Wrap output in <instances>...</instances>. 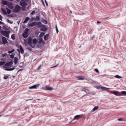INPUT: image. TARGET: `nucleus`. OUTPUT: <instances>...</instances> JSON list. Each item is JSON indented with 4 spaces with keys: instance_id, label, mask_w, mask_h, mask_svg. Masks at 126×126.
I'll return each mask as SVG.
<instances>
[{
    "instance_id": "69168bd1",
    "label": "nucleus",
    "mask_w": 126,
    "mask_h": 126,
    "mask_svg": "<svg viewBox=\"0 0 126 126\" xmlns=\"http://www.w3.org/2000/svg\"><path fill=\"white\" fill-rule=\"evenodd\" d=\"M24 57L26 56V55L25 54V55H24Z\"/></svg>"
},
{
    "instance_id": "a19ab883",
    "label": "nucleus",
    "mask_w": 126,
    "mask_h": 126,
    "mask_svg": "<svg viewBox=\"0 0 126 126\" xmlns=\"http://www.w3.org/2000/svg\"><path fill=\"white\" fill-rule=\"evenodd\" d=\"M27 48V49L29 50H30L31 51L32 50V48L30 47H28Z\"/></svg>"
},
{
    "instance_id": "3c124183",
    "label": "nucleus",
    "mask_w": 126,
    "mask_h": 126,
    "mask_svg": "<svg viewBox=\"0 0 126 126\" xmlns=\"http://www.w3.org/2000/svg\"><path fill=\"white\" fill-rule=\"evenodd\" d=\"M55 28H56V30H58V28H57V26H56Z\"/></svg>"
},
{
    "instance_id": "49530a36",
    "label": "nucleus",
    "mask_w": 126,
    "mask_h": 126,
    "mask_svg": "<svg viewBox=\"0 0 126 126\" xmlns=\"http://www.w3.org/2000/svg\"><path fill=\"white\" fill-rule=\"evenodd\" d=\"M2 18H3L2 16L1 15H0V20L1 21H2Z\"/></svg>"
},
{
    "instance_id": "2eb2a0df",
    "label": "nucleus",
    "mask_w": 126,
    "mask_h": 126,
    "mask_svg": "<svg viewBox=\"0 0 126 126\" xmlns=\"http://www.w3.org/2000/svg\"><path fill=\"white\" fill-rule=\"evenodd\" d=\"M77 78L79 80H83L84 78L82 76H79L77 77Z\"/></svg>"
},
{
    "instance_id": "412c9836",
    "label": "nucleus",
    "mask_w": 126,
    "mask_h": 126,
    "mask_svg": "<svg viewBox=\"0 0 126 126\" xmlns=\"http://www.w3.org/2000/svg\"><path fill=\"white\" fill-rule=\"evenodd\" d=\"M1 11L5 15H6L7 14V12L3 8H2L1 9Z\"/></svg>"
},
{
    "instance_id": "7c9ffc66",
    "label": "nucleus",
    "mask_w": 126,
    "mask_h": 126,
    "mask_svg": "<svg viewBox=\"0 0 126 126\" xmlns=\"http://www.w3.org/2000/svg\"><path fill=\"white\" fill-rule=\"evenodd\" d=\"M14 51H15V49H13L11 51H8V53L9 54L12 53Z\"/></svg>"
},
{
    "instance_id": "f3484780",
    "label": "nucleus",
    "mask_w": 126,
    "mask_h": 126,
    "mask_svg": "<svg viewBox=\"0 0 126 126\" xmlns=\"http://www.w3.org/2000/svg\"><path fill=\"white\" fill-rule=\"evenodd\" d=\"M29 19H30L29 17H26L25 18L24 21L23 23H25L27 22L29 20Z\"/></svg>"
},
{
    "instance_id": "bb28decb",
    "label": "nucleus",
    "mask_w": 126,
    "mask_h": 126,
    "mask_svg": "<svg viewBox=\"0 0 126 126\" xmlns=\"http://www.w3.org/2000/svg\"><path fill=\"white\" fill-rule=\"evenodd\" d=\"M35 19V20L37 21H38L40 19V18L39 16H36Z\"/></svg>"
},
{
    "instance_id": "5fc2aeb1",
    "label": "nucleus",
    "mask_w": 126,
    "mask_h": 126,
    "mask_svg": "<svg viewBox=\"0 0 126 126\" xmlns=\"http://www.w3.org/2000/svg\"><path fill=\"white\" fill-rule=\"evenodd\" d=\"M97 23H101V22H100L98 21H97Z\"/></svg>"
},
{
    "instance_id": "09e8293b",
    "label": "nucleus",
    "mask_w": 126,
    "mask_h": 126,
    "mask_svg": "<svg viewBox=\"0 0 126 126\" xmlns=\"http://www.w3.org/2000/svg\"><path fill=\"white\" fill-rule=\"evenodd\" d=\"M45 2L46 3V5H47V6H48V4H47V3L46 1V0H45Z\"/></svg>"
},
{
    "instance_id": "4468645a",
    "label": "nucleus",
    "mask_w": 126,
    "mask_h": 126,
    "mask_svg": "<svg viewBox=\"0 0 126 126\" xmlns=\"http://www.w3.org/2000/svg\"><path fill=\"white\" fill-rule=\"evenodd\" d=\"M36 25H37L39 27H42V24H41V22H36Z\"/></svg>"
},
{
    "instance_id": "ddd939ff",
    "label": "nucleus",
    "mask_w": 126,
    "mask_h": 126,
    "mask_svg": "<svg viewBox=\"0 0 126 126\" xmlns=\"http://www.w3.org/2000/svg\"><path fill=\"white\" fill-rule=\"evenodd\" d=\"M19 48L20 49V50L21 53L22 54L24 52V50L23 49L22 46L21 45H20L19 46Z\"/></svg>"
},
{
    "instance_id": "423d86ee",
    "label": "nucleus",
    "mask_w": 126,
    "mask_h": 126,
    "mask_svg": "<svg viewBox=\"0 0 126 126\" xmlns=\"http://www.w3.org/2000/svg\"><path fill=\"white\" fill-rule=\"evenodd\" d=\"M40 85L39 84H36L32 86H31L29 87V88L30 89H35L37 87H39Z\"/></svg>"
},
{
    "instance_id": "37998d69",
    "label": "nucleus",
    "mask_w": 126,
    "mask_h": 126,
    "mask_svg": "<svg viewBox=\"0 0 126 126\" xmlns=\"http://www.w3.org/2000/svg\"><path fill=\"white\" fill-rule=\"evenodd\" d=\"M94 70L96 72L98 73L99 72V71L97 69L95 68L94 69Z\"/></svg>"
},
{
    "instance_id": "a18cd8bd",
    "label": "nucleus",
    "mask_w": 126,
    "mask_h": 126,
    "mask_svg": "<svg viewBox=\"0 0 126 126\" xmlns=\"http://www.w3.org/2000/svg\"><path fill=\"white\" fill-rule=\"evenodd\" d=\"M123 120V119L122 118H119L118 119V120L119 121H122Z\"/></svg>"
},
{
    "instance_id": "c9c22d12",
    "label": "nucleus",
    "mask_w": 126,
    "mask_h": 126,
    "mask_svg": "<svg viewBox=\"0 0 126 126\" xmlns=\"http://www.w3.org/2000/svg\"><path fill=\"white\" fill-rule=\"evenodd\" d=\"M121 93L123 95H126V91H122L121 92Z\"/></svg>"
},
{
    "instance_id": "8fccbe9b",
    "label": "nucleus",
    "mask_w": 126,
    "mask_h": 126,
    "mask_svg": "<svg viewBox=\"0 0 126 126\" xmlns=\"http://www.w3.org/2000/svg\"><path fill=\"white\" fill-rule=\"evenodd\" d=\"M57 65H56L54 66H53V67H51V68H54V67H57Z\"/></svg>"
},
{
    "instance_id": "13d9d810",
    "label": "nucleus",
    "mask_w": 126,
    "mask_h": 126,
    "mask_svg": "<svg viewBox=\"0 0 126 126\" xmlns=\"http://www.w3.org/2000/svg\"><path fill=\"white\" fill-rule=\"evenodd\" d=\"M16 1H17L18 2L20 0H16Z\"/></svg>"
},
{
    "instance_id": "bf43d9fd",
    "label": "nucleus",
    "mask_w": 126,
    "mask_h": 126,
    "mask_svg": "<svg viewBox=\"0 0 126 126\" xmlns=\"http://www.w3.org/2000/svg\"><path fill=\"white\" fill-rule=\"evenodd\" d=\"M17 51H18L19 52H20L19 51V49H17Z\"/></svg>"
},
{
    "instance_id": "ea45409f",
    "label": "nucleus",
    "mask_w": 126,
    "mask_h": 126,
    "mask_svg": "<svg viewBox=\"0 0 126 126\" xmlns=\"http://www.w3.org/2000/svg\"><path fill=\"white\" fill-rule=\"evenodd\" d=\"M10 58L12 59H13V58H14V55H12V54H11V55H10Z\"/></svg>"
},
{
    "instance_id": "a211bd4d",
    "label": "nucleus",
    "mask_w": 126,
    "mask_h": 126,
    "mask_svg": "<svg viewBox=\"0 0 126 126\" xmlns=\"http://www.w3.org/2000/svg\"><path fill=\"white\" fill-rule=\"evenodd\" d=\"M18 59L17 57H15L14 58V62L15 64H16L18 62Z\"/></svg>"
},
{
    "instance_id": "f704fd0d",
    "label": "nucleus",
    "mask_w": 126,
    "mask_h": 126,
    "mask_svg": "<svg viewBox=\"0 0 126 126\" xmlns=\"http://www.w3.org/2000/svg\"><path fill=\"white\" fill-rule=\"evenodd\" d=\"M5 63V62H0V65H2L4 64Z\"/></svg>"
},
{
    "instance_id": "6e6d98bb",
    "label": "nucleus",
    "mask_w": 126,
    "mask_h": 126,
    "mask_svg": "<svg viewBox=\"0 0 126 126\" xmlns=\"http://www.w3.org/2000/svg\"><path fill=\"white\" fill-rule=\"evenodd\" d=\"M22 70V69H19V70L18 71V72H19V71H21Z\"/></svg>"
},
{
    "instance_id": "de8ad7c7",
    "label": "nucleus",
    "mask_w": 126,
    "mask_h": 126,
    "mask_svg": "<svg viewBox=\"0 0 126 126\" xmlns=\"http://www.w3.org/2000/svg\"><path fill=\"white\" fill-rule=\"evenodd\" d=\"M5 70H6L8 71H10V68L5 69Z\"/></svg>"
},
{
    "instance_id": "20e7f679",
    "label": "nucleus",
    "mask_w": 126,
    "mask_h": 126,
    "mask_svg": "<svg viewBox=\"0 0 126 126\" xmlns=\"http://www.w3.org/2000/svg\"><path fill=\"white\" fill-rule=\"evenodd\" d=\"M42 39H39V41L37 42V47L39 48L41 47L42 46Z\"/></svg>"
},
{
    "instance_id": "052dcab7",
    "label": "nucleus",
    "mask_w": 126,
    "mask_h": 126,
    "mask_svg": "<svg viewBox=\"0 0 126 126\" xmlns=\"http://www.w3.org/2000/svg\"><path fill=\"white\" fill-rule=\"evenodd\" d=\"M8 0L9 1H13V0Z\"/></svg>"
},
{
    "instance_id": "58836bf2",
    "label": "nucleus",
    "mask_w": 126,
    "mask_h": 126,
    "mask_svg": "<svg viewBox=\"0 0 126 126\" xmlns=\"http://www.w3.org/2000/svg\"><path fill=\"white\" fill-rule=\"evenodd\" d=\"M7 55V54H3L2 55V57H4L6 56Z\"/></svg>"
},
{
    "instance_id": "aec40b11",
    "label": "nucleus",
    "mask_w": 126,
    "mask_h": 126,
    "mask_svg": "<svg viewBox=\"0 0 126 126\" xmlns=\"http://www.w3.org/2000/svg\"><path fill=\"white\" fill-rule=\"evenodd\" d=\"M49 36V35L48 34H47L45 35L44 37V39L45 40H47V39L48 38Z\"/></svg>"
},
{
    "instance_id": "4be33fe9",
    "label": "nucleus",
    "mask_w": 126,
    "mask_h": 126,
    "mask_svg": "<svg viewBox=\"0 0 126 126\" xmlns=\"http://www.w3.org/2000/svg\"><path fill=\"white\" fill-rule=\"evenodd\" d=\"M81 91H83L87 93L88 94L89 93V92L88 90H87L85 89V88H83L81 90Z\"/></svg>"
},
{
    "instance_id": "a878e982",
    "label": "nucleus",
    "mask_w": 126,
    "mask_h": 126,
    "mask_svg": "<svg viewBox=\"0 0 126 126\" xmlns=\"http://www.w3.org/2000/svg\"><path fill=\"white\" fill-rule=\"evenodd\" d=\"M6 9L7 10V11L8 14H10L11 12V10L7 8H6Z\"/></svg>"
},
{
    "instance_id": "4d7b16f0",
    "label": "nucleus",
    "mask_w": 126,
    "mask_h": 126,
    "mask_svg": "<svg viewBox=\"0 0 126 126\" xmlns=\"http://www.w3.org/2000/svg\"><path fill=\"white\" fill-rule=\"evenodd\" d=\"M19 22H20V21H17V23H18V24H19Z\"/></svg>"
},
{
    "instance_id": "79ce46f5",
    "label": "nucleus",
    "mask_w": 126,
    "mask_h": 126,
    "mask_svg": "<svg viewBox=\"0 0 126 126\" xmlns=\"http://www.w3.org/2000/svg\"><path fill=\"white\" fill-rule=\"evenodd\" d=\"M35 11L34 10L33 11H32L31 13V14L32 15L35 14Z\"/></svg>"
},
{
    "instance_id": "e433bc0d",
    "label": "nucleus",
    "mask_w": 126,
    "mask_h": 126,
    "mask_svg": "<svg viewBox=\"0 0 126 126\" xmlns=\"http://www.w3.org/2000/svg\"><path fill=\"white\" fill-rule=\"evenodd\" d=\"M7 22L10 24H12L13 23V21H10L9 19H7Z\"/></svg>"
},
{
    "instance_id": "e2e57ef3",
    "label": "nucleus",
    "mask_w": 126,
    "mask_h": 126,
    "mask_svg": "<svg viewBox=\"0 0 126 126\" xmlns=\"http://www.w3.org/2000/svg\"><path fill=\"white\" fill-rule=\"evenodd\" d=\"M25 0L28 2V0Z\"/></svg>"
},
{
    "instance_id": "9b49d317",
    "label": "nucleus",
    "mask_w": 126,
    "mask_h": 126,
    "mask_svg": "<svg viewBox=\"0 0 126 126\" xmlns=\"http://www.w3.org/2000/svg\"><path fill=\"white\" fill-rule=\"evenodd\" d=\"M28 35V33H26L25 32L23 33L22 34V36L23 37L25 38H26L27 37Z\"/></svg>"
},
{
    "instance_id": "7ed1b4c3",
    "label": "nucleus",
    "mask_w": 126,
    "mask_h": 126,
    "mask_svg": "<svg viewBox=\"0 0 126 126\" xmlns=\"http://www.w3.org/2000/svg\"><path fill=\"white\" fill-rule=\"evenodd\" d=\"M5 37L9 38V32L8 31H2L0 32Z\"/></svg>"
},
{
    "instance_id": "f03ea898",
    "label": "nucleus",
    "mask_w": 126,
    "mask_h": 126,
    "mask_svg": "<svg viewBox=\"0 0 126 126\" xmlns=\"http://www.w3.org/2000/svg\"><path fill=\"white\" fill-rule=\"evenodd\" d=\"M28 2L24 0H21L19 4L23 7L26 6L28 4Z\"/></svg>"
},
{
    "instance_id": "0e129e2a",
    "label": "nucleus",
    "mask_w": 126,
    "mask_h": 126,
    "mask_svg": "<svg viewBox=\"0 0 126 126\" xmlns=\"http://www.w3.org/2000/svg\"><path fill=\"white\" fill-rule=\"evenodd\" d=\"M70 12L71 13H72V11H70Z\"/></svg>"
},
{
    "instance_id": "680f3d73",
    "label": "nucleus",
    "mask_w": 126,
    "mask_h": 126,
    "mask_svg": "<svg viewBox=\"0 0 126 126\" xmlns=\"http://www.w3.org/2000/svg\"><path fill=\"white\" fill-rule=\"evenodd\" d=\"M32 100L31 99H28V100H27V101L29 100Z\"/></svg>"
},
{
    "instance_id": "dca6fc26",
    "label": "nucleus",
    "mask_w": 126,
    "mask_h": 126,
    "mask_svg": "<svg viewBox=\"0 0 126 126\" xmlns=\"http://www.w3.org/2000/svg\"><path fill=\"white\" fill-rule=\"evenodd\" d=\"M28 44H30L32 43V39L31 37L29 38L28 40Z\"/></svg>"
},
{
    "instance_id": "774afa93",
    "label": "nucleus",
    "mask_w": 126,
    "mask_h": 126,
    "mask_svg": "<svg viewBox=\"0 0 126 126\" xmlns=\"http://www.w3.org/2000/svg\"><path fill=\"white\" fill-rule=\"evenodd\" d=\"M94 36H93L92 37V39H93V38H94Z\"/></svg>"
},
{
    "instance_id": "72a5a7b5",
    "label": "nucleus",
    "mask_w": 126,
    "mask_h": 126,
    "mask_svg": "<svg viewBox=\"0 0 126 126\" xmlns=\"http://www.w3.org/2000/svg\"><path fill=\"white\" fill-rule=\"evenodd\" d=\"M46 30V28L45 27L42 28L40 30L42 31H45Z\"/></svg>"
},
{
    "instance_id": "9d476101",
    "label": "nucleus",
    "mask_w": 126,
    "mask_h": 126,
    "mask_svg": "<svg viewBox=\"0 0 126 126\" xmlns=\"http://www.w3.org/2000/svg\"><path fill=\"white\" fill-rule=\"evenodd\" d=\"M46 90H47L51 91L52 90V87L46 86H45Z\"/></svg>"
},
{
    "instance_id": "f8f14e48",
    "label": "nucleus",
    "mask_w": 126,
    "mask_h": 126,
    "mask_svg": "<svg viewBox=\"0 0 126 126\" xmlns=\"http://www.w3.org/2000/svg\"><path fill=\"white\" fill-rule=\"evenodd\" d=\"M112 93L114 94L116 96H120L121 95L117 91H113Z\"/></svg>"
},
{
    "instance_id": "4c0bfd02",
    "label": "nucleus",
    "mask_w": 126,
    "mask_h": 126,
    "mask_svg": "<svg viewBox=\"0 0 126 126\" xmlns=\"http://www.w3.org/2000/svg\"><path fill=\"white\" fill-rule=\"evenodd\" d=\"M8 78V77L7 76H5L3 77V79H6Z\"/></svg>"
},
{
    "instance_id": "473e14b6",
    "label": "nucleus",
    "mask_w": 126,
    "mask_h": 126,
    "mask_svg": "<svg viewBox=\"0 0 126 126\" xmlns=\"http://www.w3.org/2000/svg\"><path fill=\"white\" fill-rule=\"evenodd\" d=\"M2 4H3L6 5L7 4V2L6 1L3 0L2 2Z\"/></svg>"
},
{
    "instance_id": "338daca9",
    "label": "nucleus",
    "mask_w": 126,
    "mask_h": 126,
    "mask_svg": "<svg viewBox=\"0 0 126 126\" xmlns=\"http://www.w3.org/2000/svg\"><path fill=\"white\" fill-rule=\"evenodd\" d=\"M1 27L0 26V29H1Z\"/></svg>"
},
{
    "instance_id": "c85d7f7f",
    "label": "nucleus",
    "mask_w": 126,
    "mask_h": 126,
    "mask_svg": "<svg viewBox=\"0 0 126 126\" xmlns=\"http://www.w3.org/2000/svg\"><path fill=\"white\" fill-rule=\"evenodd\" d=\"M15 34H12L11 36V38L13 40H14L15 39Z\"/></svg>"
},
{
    "instance_id": "b1692460",
    "label": "nucleus",
    "mask_w": 126,
    "mask_h": 126,
    "mask_svg": "<svg viewBox=\"0 0 126 126\" xmlns=\"http://www.w3.org/2000/svg\"><path fill=\"white\" fill-rule=\"evenodd\" d=\"M33 43L34 44H36L37 43V41L36 39H34L33 40Z\"/></svg>"
},
{
    "instance_id": "39448f33",
    "label": "nucleus",
    "mask_w": 126,
    "mask_h": 126,
    "mask_svg": "<svg viewBox=\"0 0 126 126\" xmlns=\"http://www.w3.org/2000/svg\"><path fill=\"white\" fill-rule=\"evenodd\" d=\"M2 40V44H6L8 42L6 38L4 37H2L1 38Z\"/></svg>"
},
{
    "instance_id": "5701e85b",
    "label": "nucleus",
    "mask_w": 126,
    "mask_h": 126,
    "mask_svg": "<svg viewBox=\"0 0 126 126\" xmlns=\"http://www.w3.org/2000/svg\"><path fill=\"white\" fill-rule=\"evenodd\" d=\"M98 108V106H95L94 107L93 109L92 110V111H95V110H97Z\"/></svg>"
},
{
    "instance_id": "cd10ccee",
    "label": "nucleus",
    "mask_w": 126,
    "mask_h": 126,
    "mask_svg": "<svg viewBox=\"0 0 126 126\" xmlns=\"http://www.w3.org/2000/svg\"><path fill=\"white\" fill-rule=\"evenodd\" d=\"M29 31V29L28 28H26L24 30V32L26 33H28V32Z\"/></svg>"
},
{
    "instance_id": "f257e3e1",
    "label": "nucleus",
    "mask_w": 126,
    "mask_h": 126,
    "mask_svg": "<svg viewBox=\"0 0 126 126\" xmlns=\"http://www.w3.org/2000/svg\"><path fill=\"white\" fill-rule=\"evenodd\" d=\"M21 7L19 5L16 6L13 10V12L15 13L18 12L20 10Z\"/></svg>"
},
{
    "instance_id": "2f4dec72",
    "label": "nucleus",
    "mask_w": 126,
    "mask_h": 126,
    "mask_svg": "<svg viewBox=\"0 0 126 126\" xmlns=\"http://www.w3.org/2000/svg\"><path fill=\"white\" fill-rule=\"evenodd\" d=\"M114 77L115 78L118 79H120L121 78V76H119L118 75H116L114 76Z\"/></svg>"
},
{
    "instance_id": "6e6552de",
    "label": "nucleus",
    "mask_w": 126,
    "mask_h": 126,
    "mask_svg": "<svg viewBox=\"0 0 126 126\" xmlns=\"http://www.w3.org/2000/svg\"><path fill=\"white\" fill-rule=\"evenodd\" d=\"M36 25V22H34L30 23L29 24L28 26L29 27H32Z\"/></svg>"
},
{
    "instance_id": "603ef678",
    "label": "nucleus",
    "mask_w": 126,
    "mask_h": 126,
    "mask_svg": "<svg viewBox=\"0 0 126 126\" xmlns=\"http://www.w3.org/2000/svg\"><path fill=\"white\" fill-rule=\"evenodd\" d=\"M3 24V23L2 22H1V21H0V24Z\"/></svg>"
},
{
    "instance_id": "c03bdc74",
    "label": "nucleus",
    "mask_w": 126,
    "mask_h": 126,
    "mask_svg": "<svg viewBox=\"0 0 126 126\" xmlns=\"http://www.w3.org/2000/svg\"><path fill=\"white\" fill-rule=\"evenodd\" d=\"M10 71H12L14 70L15 69V67H14L13 68H10Z\"/></svg>"
},
{
    "instance_id": "6ab92c4d",
    "label": "nucleus",
    "mask_w": 126,
    "mask_h": 126,
    "mask_svg": "<svg viewBox=\"0 0 126 126\" xmlns=\"http://www.w3.org/2000/svg\"><path fill=\"white\" fill-rule=\"evenodd\" d=\"M101 88L102 89L105 90H108V89H111L108 88L106 87H101Z\"/></svg>"
},
{
    "instance_id": "393cba45",
    "label": "nucleus",
    "mask_w": 126,
    "mask_h": 126,
    "mask_svg": "<svg viewBox=\"0 0 126 126\" xmlns=\"http://www.w3.org/2000/svg\"><path fill=\"white\" fill-rule=\"evenodd\" d=\"M30 46L32 48H34L35 47V44L33 43H32L30 44Z\"/></svg>"
},
{
    "instance_id": "c756f323",
    "label": "nucleus",
    "mask_w": 126,
    "mask_h": 126,
    "mask_svg": "<svg viewBox=\"0 0 126 126\" xmlns=\"http://www.w3.org/2000/svg\"><path fill=\"white\" fill-rule=\"evenodd\" d=\"M24 42L25 44L26 45L28 44V40L27 39H24Z\"/></svg>"
},
{
    "instance_id": "1a4fd4ad",
    "label": "nucleus",
    "mask_w": 126,
    "mask_h": 126,
    "mask_svg": "<svg viewBox=\"0 0 126 126\" xmlns=\"http://www.w3.org/2000/svg\"><path fill=\"white\" fill-rule=\"evenodd\" d=\"M13 61H11L9 62L5 63V65L6 66H9L10 65H12L13 64Z\"/></svg>"
},
{
    "instance_id": "864d4df0",
    "label": "nucleus",
    "mask_w": 126,
    "mask_h": 126,
    "mask_svg": "<svg viewBox=\"0 0 126 126\" xmlns=\"http://www.w3.org/2000/svg\"><path fill=\"white\" fill-rule=\"evenodd\" d=\"M56 32L57 33H58V32H59V31H58V30H56Z\"/></svg>"
},
{
    "instance_id": "0eeeda50",
    "label": "nucleus",
    "mask_w": 126,
    "mask_h": 126,
    "mask_svg": "<svg viewBox=\"0 0 126 126\" xmlns=\"http://www.w3.org/2000/svg\"><path fill=\"white\" fill-rule=\"evenodd\" d=\"M82 116V115H78L75 116L74 117L73 120L79 119V118Z\"/></svg>"
}]
</instances>
